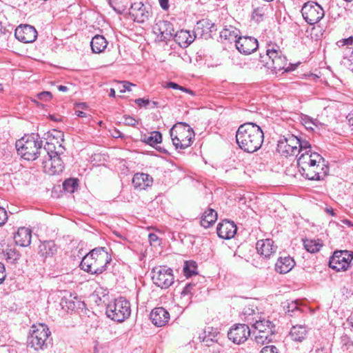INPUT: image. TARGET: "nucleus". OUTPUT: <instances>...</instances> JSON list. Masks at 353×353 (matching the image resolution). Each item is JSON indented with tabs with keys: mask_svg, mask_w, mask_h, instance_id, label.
Masks as SVG:
<instances>
[{
	"mask_svg": "<svg viewBox=\"0 0 353 353\" xmlns=\"http://www.w3.org/2000/svg\"><path fill=\"white\" fill-rule=\"evenodd\" d=\"M264 134L261 128L254 123L241 125L236 134V143L241 149L252 153L261 148Z\"/></svg>",
	"mask_w": 353,
	"mask_h": 353,
	"instance_id": "obj_1",
	"label": "nucleus"
},
{
	"mask_svg": "<svg viewBox=\"0 0 353 353\" xmlns=\"http://www.w3.org/2000/svg\"><path fill=\"white\" fill-rule=\"evenodd\" d=\"M111 260V256L105 248H96L83 258L80 267L92 274H100L106 270L107 265Z\"/></svg>",
	"mask_w": 353,
	"mask_h": 353,
	"instance_id": "obj_2",
	"label": "nucleus"
},
{
	"mask_svg": "<svg viewBox=\"0 0 353 353\" xmlns=\"http://www.w3.org/2000/svg\"><path fill=\"white\" fill-rule=\"evenodd\" d=\"M260 61L263 63V66L271 70L274 73H278L281 70L290 72L294 70L297 65L288 64L286 57L282 54V52L276 48L272 47L268 48L265 55L260 56Z\"/></svg>",
	"mask_w": 353,
	"mask_h": 353,
	"instance_id": "obj_3",
	"label": "nucleus"
},
{
	"mask_svg": "<svg viewBox=\"0 0 353 353\" xmlns=\"http://www.w3.org/2000/svg\"><path fill=\"white\" fill-rule=\"evenodd\" d=\"M43 141L38 134L25 136L16 142L18 153L26 160L34 161L41 155Z\"/></svg>",
	"mask_w": 353,
	"mask_h": 353,
	"instance_id": "obj_4",
	"label": "nucleus"
},
{
	"mask_svg": "<svg viewBox=\"0 0 353 353\" xmlns=\"http://www.w3.org/2000/svg\"><path fill=\"white\" fill-rule=\"evenodd\" d=\"M170 134L176 149L183 150L190 147L194 139L193 129L183 122L174 125L170 130Z\"/></svg>",
	"mask_w": 353,
	"mask_h": 353,
	"instance_id": "obj_5",
	"label": "nucleus"
},
{
	"mask_svg": "<svg viewBox=\"0 0 353 353\" xmlns=\"http://www.w3.org/2000/svg\"><path fill=\"white\" fill-rule=\"evenodd\" d=\"M105 314L114 321L123 322L130 316V303L125 298L120 296L107 305Z\"/></svg>",
	"mask_w": 353,
	"mask_h": 353,
	"instance_id": "obj_6",
	"label": "nucleus"
},
{
	"mask_svg": "<svg viewBox=\"0 0 353 353\" xmlns=\"http://www.w3.org/2000/svg\"><path fill=\"white\" fill-rule=\"evenodd\" d=\"M50 331L44 324L33 325L28 337V347L36 351L43 350L48 347Z\"/></svg>",
	"mask_w": 353,
	"mask_h": 353,
	"instance_id": "obj_7",
	"label": "nucleus"
},
{
	"mask_svg": "<svg viewBox=\"0 0 353 353\" xmlns=\"http://www.w3.org/2000/svg\"><path fill=\"white\" fill-rule=\"evenodd\" d=\"M303 19L310 25H314L324 17L325 12L323 8L315 1L305 3L301 9Z\"/></svg>",
	"mask_w": 353,
	"mask_h": 353,
	"instance_id": "obj_8",
	"label": "nucleus"
},
{
	"mask_svg": "<svg viewBox=\"0 0 353 353\" xmlns=\"http://www.w3.org/2000/svg\"><path fill=\"white\" fill-rule=\"evenodd\" d=\"M152 279L153 283L162 289L168 288L174 282L172 270L166 266L153 268Z\"/></svg>",
	"mask_w": 353,
	"mask_h": 353,
	"instance_id": "obj_9",
	"label": "nucleus"
},
{
	"mask_svg": "<svg viewBox=\"0 0 353 353\" xmlns=\"http://www.w3.org/2000/svg\"><path fill=\"white\" fill-rule=\"evenodd\" d=\"M353 259L352 252L347 250H336L330 257L329 266L336 272L345 271Z\"/></svg>",
	"mask_w": 353,
	"mask_h": 353,
	"instance_id": "obj_10",
	"label": "nucleus"
},
{
	"mask_svg": "<svg viewBox=\"0 0 353 353\" xmlns=\"http://www.w3.org/2000/svg\"><path fill=\"white\" fill-rule=\"evenodd\" d=\"M299 137L288 134L283 136L278 141V150L283 154L298 156Z\"/></svg>",
	"mask_w": 353,
	"mask_h": 353,
	"instance_id": "obj_11",
	"label": "nucleus"
},
{
	"mask_svg": "<svg viewBox=\"0 0 353 353\" xmlns=\"http://www.w3.org/2000/svg\"><path fill=\"white\" fill-rule=\"evenodd\" d=\"M303 152L299 156L297 165L299 173L305 169L310 170V167L318 163H325L324 158L317 152Z\"/></svg>",
	"mask_w": 353,
	"mask_h": 353,
	"instance_id": "obj_12",
	"label": "nucleus"
},
{
	"mask_svg": "<svg viewBox=\"0 0 353 353\" xmlns=\"http://www.w3.org/2000/svg\"><path fill=\"white\" fill-rule=\"evenodd\" d=\"M329 173V168L326 162L318 163L310 167V170L305 169L300 174L308 180L321 181L323 180Z\"/></svg>",
	"mask_w": 353,
	"mask_h": 353,
	"instance_id": "obj_13",
	"label": "nucleus"
},
{
	"mask_svg": "<svg viewBox=\"0 0 353 353\" xmlns=\"http://www.w3.org/2000/svg\"><path fill=\"white\" fill-rule=\"evenodd\" d=\"M250 327L245 324H238L232 327L228 333V339L234 343L241 344L250 336Z\"/></svg>",
	"mask_w": 353,
	"mask_h": 353,
	"instance_id": "obj_14",
	"label": "nucleus"
},
{
	"mask_svg": "<svg viewBox=\"0 0 353 353\" xmlns=\"http://www.w3.org/2000/svg\"><path fill=\"white\" fill-rule=\"evenodd\" d=\"M42 165L43 171L50 175L59 174L64 168L63 162L58 154L54 156L50 155L48 158L45 156Z\"/></svg>",
	"mask_w": 353,
	"mask_h": 353,
	"instance_id": "obj_15",
	"label": "nucleus"
},
{
	"mask_svg": "<svg viewBox=\"0 0 353 353\" xmlns=\"http://www.w3.org/2000/svg\"><path fill=\"white\" fill-rule=\"evenodd\" d=\"M47 136L45 145L41 146V155H43V157L46 156V158H48L50 155L54 156L58 154L55 151V143H59L58 139L62 137L63 134L61 131L53 130L48 132Z\"/></svg>",
	"mask_w": 353,
	"mask_h": 353,
	"instance_id": "obj_16",
	"label": "nucleus"
},
{
	"mask_svg": "<svg viewBox=\"0 0 353 353\" xmlns=\"http://www.w3.org/2000/svg\"><path fill=\"white\" fill-rule=\"evenodd\" d=\"M174 31L172 23L168 21H159L153 27L154 33L158 35L161 41H170L174 34Z\"/></svg>",
	"mask_w": 353,
	"mask_h": 353,
	"instance_id": "obj_17",
	"label": "nucleus"
},
{
	"mask_svg": "<svg viewBox=\"0 0 353 353\" xmlns=\"http://www.w3.org/2000/svg\"><path fill=\"white\" fill-rule=\"evenodd\" d=\"M14 36L17 39L23 43H32L36 40L37 32L34 27L23 24L15 29Z\"/></svg>",
	"mask_w": 353,
	"mask_h": 353,
	"instance_id": "obj_18",
	"label": "nucleus"
},
{
	"mask_svg": "<svg viewBox=\"0 0 353 353\" xmlns=\"http://www.w3.org/2000/svg\"><path fill=\"white\" fill-rule=\"evenodd\" d=\"M235 46L241 54H250L256 50L259 43L256 39L252 37H239L236 40Z\"/></svg>",
	"mask_w": 353,
	"mask_h": 353,
	"instance_id": "obj_19",
	"label": "nucleus"
},
{
	"mask_svg": "<svg viewBox=\"0 0 353 353\" xmlns=\"http://www.w3.org/2000/svg\"><path fill=\"white\" fill-rule=\"evenodd\" d=\"M237 228L233 221L224 220L219 223L216 228L218 236L224 239H230L234 236Z\"/></svg>",
	"mask_w": 353,
	"mask_h": 353,
	"instance_id": "obj_20",
	"label": "nucleus"
},
{
	"mask_svg": "<svg viewBox=\"0 0 353 353\" xmlns=\"http://www.w3.org/2000/svg\"><path fill=\"white\" fill-rule=\"evenodd\" d=\"M256 248L259 254L265 259H270L276 253L277 247L270 239H261L257 241Z\"/></svg>",
	"mask_w": 353,
	"mask_h": 353,
	"instance_id": "obj_21",
	"label": "nucleus"
},
{
	"mask_svg": "<svg viewBox=\"0 0 353 353\" xmlns=\"http://www.w3.org/2000/svg\"><path fill=\"white\" fill-rule=\"evenodd\" d=\"M134 21L138 23H144L148 19L150 12L146 10L142 2H136L131 5L129 12Z\"/></svg>",
	"mask_w": 353,
	"mask_h": 353,
	"instance_id": "obj_22",
	"label": "nucleus"
},
{
	"mask_svg": "<svg viewBox=\"0 0 353 353\" xmlns=\"http://www.w3.org/2000/svg\"><path fill=\"white\" fill-rule=\"evenodd\" d=\"M150 316L152 322L157 327L164 326L170 320L169 312L163 307L153 309Z\"/></svg>",
	"mask_w": 353,
	"mask_h": 353,
	"instance_id": "obj_23",
	"label": "nucleus"
},
{
	"mask_svg": "<svg viewBox=\"0 0 353 353\" xmlns=\"http://www.w3.org/2000/svg\"><path fill=\"white\" fill-rule=\"evenodd\" d=\"M31 237V230L22 227L18 229L17 233L14 236V240L17 245L21 247H26L30 244Z\"/></svg>",
	"mask_w": 353,
	"mask_h": 353,
	"instance_id": "obj_24",
	"label": "nucleus"
},
{
	"mask_svg": "<svg viewBox=\"0 0 353 353\" xmlns=\"http://www.w3.org/2000/svg\"><path fill=\"white\" fill-rule=\"evenodd\" d=\"M132 184L135 189L145 190L152 185L153 179L148 174L136 173L132 178Z\"/></svg>",
	"mask_w": 353,
	"mask_h": 353,
	"instance_id": "obj_25",
	"label": "nucleus"
},
{
	"mask_svg": "<svg viewBox=\"0 0 353 353\" xmlns=\"http://www.w3.org/2000/svg\"><path fill=\"white\" fill-rule=\"evenodd\" d=\"M174 41L181 48H187L195 39L196 34L192 35L188 30H181L173 36Z\"/></svg>",
	"mask_w": 353,
	"mask_h": 353,
	"instance_id": "obj_26",
	"label": "nucleus"
},
{
	"mask_svg": "<svg viewBox=\"0 0 353 353\" xmlns=\"http://www.w3.org/2000/svg\"><path fill=\"white\" fill-rule=\"evenodd\" d=\"M295 262L290 256H281L275 264V270L280 274L289 272L294 266Z\"/></svg>",
	"mask_w": 353,
	"mask_h": 353,
	"instance_id": "obj_27",
	"label": "nucleus"
},
{
	"mask_svg": "<svg viewBox=\"0 0 353 353\" xmlns=\"http://www.w3.org/2000/svg\"><path fill=\"white\" fill-rule=\"evenodd\" d=\"M57 251V245L52 241H44L39 246V253L44 258L52 257Z\"/></svg>",
	"mask_w": 353,
	"mask_h": 353,
	"instance_id": "obj_28",
	"label": "nucleus"
},
{
	"mask_svg": "<svg viewBox=\"0 0 353 353\" xmlns=\"http://www.w3.org/2000/svg\"><path fill=\"white\" fill-rule=\"evenodd\" d=\"M307 334V330L305 325H296L292 327L289 336L292 340L301 342L305 339Z\"/></svg>",
	"mask_w": 353,
	"mask_h": 353,
	"instance_id": "obj_29",
	"label": "nucleus"
},
{
	"mask_svg": "<svg viewBox=\"0 0 353 353\" xmlns=\"http://www.w3.org/2000/svg\"><path fill=\"white\" fill-rule=\"evenodd\" d=\"M217 219L216 212L212 209L208 208L203 213L201 219V225L205 228L212 226Z\"/></svg>",
	"mask_w": 353,
	"mask_h": 353,
	"instance_id": "obj_30",
	"label": "nucleus"
},
{
	"mask_svg": "<svg viewBox=\"0 0 353 353\" xmlns=\"http://www.w3.org/2000/svg\"><path fill=\"white\" fill-rule=\"evenodd\" d=\"M108 42L105 38L99 34L95 35L90 42L92 50L94 53L102 52L107 47Z\"/></svg>",
	"mask_w": 353,
	"mask_h": 353,
	"instance_id": "obj_31",
	"label": "nucleus"
},
{
	"mask_svg": "<svg viewBox=\"0 0 353 353\" xmlns=\"http://www.w3.org/2000/svg\"><path fill=\"white\" fill-rule=\"evenodd\" d=\"M254 328L253 333H261L266 332L268 329L275 332V327L272 323L268 320H255L252 323Z\"/></svg>",
	"mask_w": 353,
	"mask_h": 353,
	"instance_id": "obj_32",
	"label": "nucleus"
},
{
	"mask_svg": "<svg viewBox=\"0 0 353 353\" xmlns=\"http://www.w3.org/2000/svg\"><path fill=\"white\" fill-rule=\"evenodd\" d=\"M274 331L268 329L266 332L261 333H253L254 341L259 345L268 343L273 340Z\"/></svg>",
	"mask_w": 353,
	"mask_h": 353,
	"instance_id": "obj_33",
	"label": "nucleus"
},
{
	"mask_svg": "<svg viewBox=\"0 0 353 353\" xmlns=\"http://www.w3.org/2000/svg\"><path fill=\"white\" fill-rule=\"evenodd\" d=\"M239 31L236 28L230 26L229 27H225L223 28L220 32V37L225 40H228L230 42L235 41L237 40V37Z\"/></svg>",
	"mask_w": 353,
	"mask_h": 353,
	"instance_id": "obj_34",
	"label": "nucleus"
},
{
	"mask_svg": "<svg viewBox=\"0 0 353 353\" xmlns=\"http://www.w3.org/2000/svg\"><path fill=\"white\" fill-rule=\"evenodd\" d=\"M135 103L140 108L158 109L164 108V106L161 105L159 101H150L149 99H137L135 100Z\"/></svg>",
	"mask_w": 353,
	"mask_h": 353,
	"instance_id": "obj_35",
	"label": "nucleus"
},
{
	"mask_svg": "<svg viewBox=\"0 0 353 353\" xmlns=\"http://www.w3.org/2000/svg\"><path fill=\"white\" fill-rule=\"evenodd\" d=\"M306 250L311 253H315L320 250L323 243L320 239H306L303 241Z\"/></svg>",
	"mask_w": 353,
	"mask_h": 353,
	"instance_id": "obj_36",
	"label": "nucleus"
},
{
	"mask_svg": "<svg viewBox=\"0 0 353 353\" xmlns=\"http://www.w3.org/2000/svg\"><path fill=\"white\" fill-rule=\"evenodd\" d=\"M214 28V24L211 23L209 20L199 21L195 28V34H199L200 30L201 33L205 32L207 30H209V32H212ZM201 35H202V34H201Z\"/></svg>",
	"mask_w": 353,
	"mask_h": 353,
	"instance_id": "obj_37",
	"label": "nucleus"
},
{
	"mask_svg": "<svg viewBox=\"0 0 353 353\" xmlns=\"http://www.w3.org/2000/svg\"><path fill=\"white\" fill-rule=\"evenodd\" d=\"M197 265L195 261H187L184 263L183 272L186 277L197 274Z\"/></svg>",
	"mask_w": 353,
	"mask_h": 353,
	"instance_id": "obj_38",
	"label": "nucleus"
},
{
	"mask_svg": "<svg viewBox=\"0 0 353 353\" xmlns=\"http://www.w3.org/2000/svg\"><path fill=\"white\" fill-rule=\"evenodd\" d=\"M299 119L301 123L305 127L306 129L312 130H314V126H317L319 122L317 119H314L304 114H301L299 116Z\"/></svg>",
	"mask_w": 353,
	"mask_h": 353,
	"instance_id": "obj_39",
	"label": "nucleus"
},
{
	"mask_svg": "<svg viewBox=\"0 0 353 353\" xmlns=\"http://www.w3.org/2000/svg\"><path fill=\"white\" fill-rule=\"evenodd\" d=\"M285 313L289 316H299L302 313L301 310L298 305L297 301H292L288 303L287 306H285Z\"/></svg>",
	"mask_w": 353,
	"mask_h": 353,
	"instance_id": "obj_40",
	"label": "nucleus"
},
{
	"mask_svg": "<svg viewBox=\"0 0 353 353\" xmlns=\"http://www.w3.org/2000/svg\"><path fill=\"white\" fill-rule=\"evenodd\" d=\"M310 153L312 151L311 144L306 139L299 138L298 143V156H300L303 152Z\"/></svg>",
	"mask_w": 353,
	"mask_h": 353,
	"instance_id": "obj_41",
	"label": "nucleus"
},
{
	"mask_svg": "<svg viewBox=\"0 0 353 353\" xmlns=\"http://www.w3.org/2000/svg\"><path fill=\"white\" fill-rule=\"evenodd\" d=\"M145 140L148 144L154 146L161 142L162 135L159 132L154 131L148 137H145Z\"/></svg>",
	"mask_w": 353,
	"mask_h": 353,
	"instance_id": "obj_42",
	"label": "nucleus"
},
{
	"mask_svg": "<svg viewBox=\"0 0 353 353\" xmlns=\"http://www.w3.org/2000/svg\"><path fill=\"white\" fill-rule=\"evenodd\" d=\"M78 186V180L75 179H66L63 183V188L65 192L72 193L75 191Z\"/></svg>",
	"mask_w": 353,
	"mask_h": 353,
	"instance_id": "obj_43",
	"label": "nucleus"
},
{
	"mask_svg": "<svg viewBox=\"0 0 353 353\" xmlns=\"http://www.w3.org/2000/svg\"><path fill=\"white\" fill-rule=\"evenodd\" d=\"M208 330H205V336L203 338V342L206 343L207 345H210L209 341L214 342L216 341V336L219 332L216 330H214L212 327H208Z\"/></svg>",
	"mask_w": 353,
	"mask_h": 353,
	"instance_id": "obj_44",
	"label": "nucleus"
},
{
	"mask_svg": "<svg viewBox=\"0 0 353 353\" xmlns=\"http://www.w3.org/2000/svg\"><path fill=\"white\" fill-rule=\"evenodd\" d=\"M243 314L245 316V320L248 323L252 324L255 320H256L255 316H256L258 313L256 312L254 309L248 307L244 308Z\"/></svg>",
	"mask_w": 353,
	"mask_h": 353,
	"instance_id": "obj_45",
	"label": "nucleus"
},
{
	"mask_svg": "<svg viewBox=\"0 0 353 353\" xmlns=\"http://www.w3.org/2000/svg\"><path fill=\"white\" fill-rule=\"evenodd\" d=\"M266 8L263 6L256 7L254 8L252 17L256 22H260L263 20L265 15Z\"/></svg>",
	"mask_w": 353,
	"mask_h": 353,
	"instance_id": "obj_46",
	"label": "nucleus"
},
{
	"mask_svg": "<svg viewBox=\"0 0 353 353\" xmlns=\"http://www.w3.org/2000/svg\"><path fill=\"white\" fill-rule=\"evenodd\" d=\"M131 86H135V85L128 81L118 82L116 84V90L120 94H123L126 91H130Z\"/></svg>",
	"mask_w": 353,
	"mask_h": 353,
	"instance_id": "obj_47",
	"label": "nucleus"
},
{
	"mask_svg": "<svg viewBox=\"0 0 353 353\" xmlns=\"http://www.w3.org/2000/svg\"><path fill=\"white\" fill-rule=\"evenodd\" d=\"M119 123H123L125 125L134 127L138 123V120L135 117H131V116H129L127 114H124L121 118L120 121H119Z\"/></svg>",
	"mask_w": 353,
	"mask_h": 353,
	"instance_id": "obj_48",
	"label": "nucleus"
},
{
	"mask_svg": "<svg viewBox=\"0 0 353 353\" xmlns=\"http://www.w3.org/2000/svg\"><path fill=\"white\" fill-rule=\"evenodd\" d=\"M37 97L39 100L46 102L51 100V99L52 98V94L50 92L43 91L38 93Z\"/></svg>",
	"mask_w": 353,
	"mask_h": 353,
	"instance_id": "obj_49",
	"label": "nucleus"
},
{
	"mask_svg": "<svg viewBox=\"0 0 353 353\" xmlns=\"http://www.w3.org/2000/svg\"><path fill=\"white\" fill-rule=\"evenodd\" d=\"M7 256L9 259L16 261L19 259L20 254L15 248H8L7 250Z\"/></svg>",
	"mask_w": 353,
	"mask_h": 353,
	"instance_id": "obj_50",
	"label": "nucleus"
},
{
	"mask_svg": "<svg viewBox=\"0 0 353 353\" xmlns=\"http://www.w3.org/2000/svg\"><path fill=\"white\" fill-rule=\"evenodd\" d=\"M341 343L342 346L346 347V350H348L350 347L353 345V343L351 341L350 337L346 334L343 335L341 337Z\"/></svg>",
	"mask_w": 353,
	"mask_h": 353,
	"instance_id": "obj_51",
	"label": "nucleus"
},
{
	"mask_svg": "<svg viewBox=\"0 0 353 353\" xmlns=\"http://www.w3.org/2000/svg\"><path fill=\"white\" fill-rule=\"evenodd\" d=\"M148 240L151 245H156L160 244L159 236L154 233H150L148 234Z\"/></svg>",
	"mask_w": 353,
	"mask_h": 353,
	"instance_id": "obj_52",
	"label": "nucleus"
},
{
	"mask_svg": "<svg viewBox=\"0 0 353 353\" xmlns=\"http://www.w3.org/2000/svg\"><path fill=\"white\" fill-rule=\"evenodd\" d=\"M259 353H279L278 349L276 346L272 345H267L260 351Z\"/></svg>",
	"mask_w": 353,
	"mask_h": 353,
	"instance_id": "obj_53",
	"label": "nucleus"
},
{
	"mask_svg": "<svg viewBox=\"0 0 353 353\" xmlns=\"http://www.w3.org/2000/svg\"><path fill=\"white\" fill-rule=\"evenodd\" d=\"M8 218L6 210L3 208L0 207V227L6 223Z\"/></svg>",
	"mask_w": 353,
	"mask_h": 353,
	"instance_id": "obj_54",
	"label": "nucleus"
},
{
	"mask_svg": "<svg viewBox=\"0 0 353 353\" xmlns=\"http://www.w3.org/2000/svg\"><path fill=\"white\" fill-rule=\"evenodd\" d=\"M167 88H172V89H174V90H183V91H185V92H188V90L178 85L177 83H174V82H168L167 83V85H166Z\"/></svg>",
	"mask_w": 353,
	"mask_h": 353,
	"instance_id": "obj_55",
	"label": "nucleus"
},
{
	"mask_svg": "<svg viewBox=\"0 0 353 353\" xmlns=\"http://www.w3.org/2000/svg\"><path fill=\"white\" fill-rule=\"evenodd\" d=\"M105 346L99 342H95L94 347V353H105Z\"/></svg>",
	"mask_w": 353,
	"mask_h": 353,
	"instance_id": "obj_56",
	"label": "nucleus"
},
{
	"mask_svg": "<svg viewBox=\"0 0 353 353\" xmlns=\"http://www.w3.org/2000/svg\"><path fill=\"white\" fill-rule=\"evenodd\" d=\"M194 287V285H193V284H191V283L186 284L181 292V294L188 295V294H190L192 292V290L193 289Z\"/></svg>",
	"mask_w": 353,
	"mask_h": 353,
	"instance_id": "obj_57",
	"label": "nucleus"
},
{
	"mask_svg": "<svg viewBox=\"0 0 353 353\" xmlns=\"http://www.w3.org/2000/svg\"><path fill=\"white\" fill-rule=\"evenodd\" d=\"M5 267L4 265L0 262V284L3 282L6 279Z\"/></svg>",
	"mask_w": 353,
	"mask_h": 353,
	"instance_id": "obj_58",
	"label": "nucleus"
},
{
	"mask_svg": "<svg viewBox=\"0 0 353 353\" xmlns=\"http://www.w3.org/2000/svg\"><path fill=\"white\" fill-rule=\"evenodd\" d=\"M159 3L163 10H168L170 6L168 0H159Z\"/></svg>",
	"mask_w": 353,
	"mask_h": 353,
	"instance_id": "obj_59",
	"label": "nucleus"
},
{
	"mask_svg": "<svg viewBox=\"0 0 353 353\" xmlns=\"http://www.w3.org/2000/svg\"><path fill=\"white\" fill-rule=\"evenodd\" d=\"M61 304L63 307L66 306V307H68V309H73L75 307L74 303L72 302V301H69L68 302V305H67L68 302L66 301L62 300Z\"/></svg>",
	"mask_w": 353,
	"mask_h": 353,
	"instance_id": "obj_60",
	"label": "nucleus"
},
{
	"mask_svg": "<svg viewBox=\"0 0 353 353\" xmlns=\"http://www.w3.org/2000/svg\"><path fill=\"white\" fill-rule=\"evenodd\" d=\"M49 117L51 120L55 122H59L62 121V117L58 114H50Z\"/></svg>",
	"mask_w": 353,
	"mask_h": 353,
	"instance_id": "obj_61",
	"label": "nucleus"
},
{
	"mask_svg": "<svg viewBox=\"0 0 353 353\" xmlns=\"http://www.w3.org/2000/svg\"><path fill=\"white\" fill-rule=\"evenodd\" d=\"M341 42H343V45H347V46L352 45L353 44V37H350L347 39H343Z\"/></svg>",
	"mask_w": 353,
	"mask_h": 353,
	"instance_id": "obj_62",
	"label": "nucleus"
},
{
	"mask_svg": "<svg viewBox=\"0 0 353 353\" xmlns=\"http://www.w3.org/2000/svg\"><path fill=\"white\" fill-rule=\"evenodd\" d=\"M75 108L78 109H86L88 108L87 104L85 103H79L75 104Z\"/></svg>",
	"mask_w": 353,
	"mask_h": 353,
	"instance_id": "obj_63",
	"label": "nucleus"
},
{
	"mask_svg": "<svg viewBox=\"0 0 353 353\" xmlns=\"http://www.w3.org/2000/svg\"><path fill=\"white\" fill-rule=\"evenodd\" d=\"M350 125L353 126V113H349L346 117Z\"/></svg>",
	"mask_w": 353,
	"mask_h": 353,
	"instance_id": "obj_64",
	"label": "nucleus"
}]
</instances>
